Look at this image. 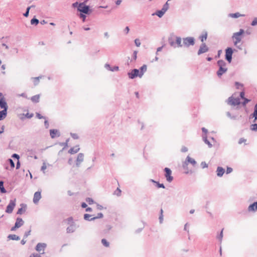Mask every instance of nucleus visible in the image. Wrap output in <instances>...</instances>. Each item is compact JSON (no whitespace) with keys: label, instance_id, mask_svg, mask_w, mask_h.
I'll list each match as a JSON object with an SVG mask.
<instances>
[{"label":"nucleus","instance_id":"nucleus-1","mask_svg":"<svg viewBox=\"0 0 257 257\" xmlns=\"http://www.w3.org/2000/svg\"><path fill=\"white\" fill-rule=\"evenodd\" d=\"M244 33V31L243 29H240L239 32L233 33L231 37L234 46L240 49H241L242 39Z\"/></svg>","mask_w":257,"mask_h":257},{"label":"nucleus","instance_id":"nucleus-46","mask_svg":"<svg viewBox=\"0 0 257 257\" xmlns=\"http://www.w3.org/2000/svg\"><path fill=\"white\" fill-rule=\"evenodd\" d=\"M9 162L11 164V166L12 168H14L15 167V164L13 162V161L12 159H9Z\"/></svg>","mask_w":257,"mask_h":257},{"label":"nucleus","instance_id":"nucleus-36","mask_svg":"<svg viewBox=\"0 0 257 257\" xmlns=\"http://www.w3.org/2000/svg\"><path fill=\"white\" fill-rule=\"evenodd\" d=\"M168 8H169V4H168V2H167L164 5L162 10H163V11H164L165 12H166L168 9Z\"/></svg>","mask_w":257,"mask_h":257},{"label":"nucleus","instance_id":"nucleus-14","mask_svg":"<svg viewBox=\"0 0 257 257\" xmlns=\"http://www.w3.org/2000/svg\"><path fill=\"white\" fill-rule=\"evenodd\" d=\"M169 43L171 46L176 47V36H171L170 38H169Z\"/></svg>","mask_w":257,"mask_h":257},{"label":"nucleus","instance_id":"nucleus-43","mask_svg":"<svg viewBox=\"0 0 257 257\" xmlns=\"http://www.w3.org/2000/svg\"><path fill=\"white\" fill-rule=\"evenodd\" d=\"M223 237V229L221 230L220 235L217 237L218 239L221 241Z\"/></svg>","mask_w":257,"mask_h":257},{"label":"nucleus","instance_id":"nucleus-40","mask_svg":"<svg viewBox=\"0 0 257 257\" xmlns=\"http://www.w3.org/2000/svg\"><path fill=\"white\" fill-rule=\"evenodd\" d=\"M79 17H80V18L81 19H82V21H83V22H85V19H86V16H85V15H84V14H80L79 15Z\"/></svg>","mask_w":257,"mask_h":257},{"label":"nucleus","instance_id":"nucleus-9","mask_svg":"<svg viewBox=\"0 0 257 257\" xmlns=\"http://www.w3.org/2000/svg\"><path fill=\"white\" fill-rule=\"evenodd\" d=\"M24 224V221L22 218H18L16 220L15 226L12 228V230H14L16 228L20 227Z\"/></svg>","mask_w":257,"mask_h":257},{"label":"nucleus","instance_id":"nucleus-64","mask_svg":"<svg viewBox=\"0 0 257 257\" xmlns=\"http://www.w3.org/2000/svg\"><path fill=\"white\" fill-rule=\"evenodd\" d=\"M121 3V0H117L116 2V4L117 5H119L120 4V3Z\"/></svg>","mask_w":257,"mask_h":257},{"label":"nucleus","instance_id":"nucleus-56","mask_svg":"<svg viewBox=\"0 0 257 257\" xmlns=\"http://www.w3.org/2000/svg\"><path fill=\"white\" fill-rule=\"evenodd\" d=\"M244 92L243 91H241L240 93V96L241 97V98L243 99L244 98Z\"/></svg>","mask_w":257,"mask_h":257},{"label":"nucleus","instance_id":"nucleus-16","mask_svg":"<svg viewBox=\"0 0 257 257\" xmlns=\"http://www.w3.org/2000/svg\"><path fill=\"white\" fill-rule=\"evenodd\" d=\"M84 155L82 153H80L78 155L77 160H76V165L79 166L80 164L83 161Z\"/></svg>","mask_w":257,"mask_h":257},{"label":"nucleus","instance_id":"nucleus-39","mask_svg":"<svg viewBox=\"0 0 257 257\" xmlns=\"http://www.w3.org/2000/svg\"><path fill=\"white\" fill-rule=\"evenodd\" d=\"M246 139H245L244 138H241V139H239L238 143L239 144H241L242 143H244L245 144L246 143Z\"/></svg>","mask_w":257,"mask_h":257},{"label":"nucleus","instance_id":"nucleus-2","mask_svg":"<svg viewBox=\"0 0 257 257\" xmlns=\"http://www.w3.org/2000/svg\"><path fill=\"white\" fill-rule=\"evenodd\" d=\"M217 64L219 67V70L217 72V75L219 77H221L222 75L225 73L227 70L226 64L224 61L220 60L217 62Z\"/></svg>","mask_w":257,"mask_h":257},{"label":"nucleus","instance_id":"nucleus-11","mask_svg":"<svg viewBox=\"0 0 257 257\" xmlns=\"http://www.w3.org/2000/svg\"><path fill=\"white\" fill-rule=\"evenodd\" d=\"M228 101L230 104L233 105H238L240 103V100L238 98L230 97L228 99Z\"/></svg>","mask_w":257,"mask_h":257},{"label":"nucleus","instance_id":"nucleus-18","mask_svg":"<svg viewBox=\"0 0 257 257\" xmlns=\"http://www.w3.org/2000/svg\"><path fill=\"white\" fill-rule=\"evenodd\" d=\"M0 107L4 109H8V105L5 99H0Z\"/></svg>","mask_w":257,"mask_h":257},{"label":"nucleus","instance_id":"nucleus-25","mask_svg":"<svg viewBox=\"0 0 257 257\" xmlns=\"http://www.w3.org/2000/svg\"><path fill=\"white\" fill-rule=\"evenodd\" d=\"M207 32L205 31L203 32L202 35L200 36V39L201 40V41L202 42H203L204 41H205L207 39Z\"/></svg>","mask_w":257,"mask_h":257},{"label":"nucleus","instance_id":"nucleus-55","mask_svg":"<svg viewBox=\"0 0 257 257\" xmlns=\"http://www.w3.org/2000/svg\"><path fill=\"white\" fill-rule=\"evenodd\" d=\"M29 257H40V255L38 254H32Z\"/></svg>","mask_w":257,"mask_h":257},{"label":"nucleus","instance_id":"nucleus-21","mask_svg":"<svg viewBox=\"0 0 257 257\" xmlns=\"http://www.w3.org/2000/svg\"><path fill=\"white\" fill-rule=\"evenodd\" d=\"M7 109L0 111V120L4 119L7 116Z\"/></svg>","mask_w":257,"mask_h":257},{"label":"nucleus","instance_id":"nucleus-60","mask_svg":"<svg viewBox=\"0 0 257 257\" xmlns=\"http://www.w3.org/2000/svg\"><path fill=\"white\" fill-rule=\"evenodd\" d=\"M182 152H186L188 151L187 150V148H186V147H183L182 148V150H181Z\"/></svg>","mask_w":257,"mask_h":257},{"label":"nucleus","instance_id":"nucleus-59","mask_svg":"<svg viewBox=\"0 0 257 257\" xmlns=\"http://www.w3.org/2000/svg\"><path fill=\"white\" fill-rule=\"evenodd\" d=\"M20 167V161L19 160H18V162L17 163L16 169H19Z\"/></svg>","mask_w":257,"mask_h":257},{"label":"nucleus","instance_id":"nucleus-10","mask_svg":"<svg viewBox=\"0 0 257 257\" xmlns=\"http://www.w3.org/2000/svg\"><path fill=\"white\" fill-rule=\"evenodd\" d=\"M41 197V192L40 191L35 192L33 197V202L35 204H37Z\"/></svg>","mask_w":257,"mask_h":257},{"label":"nucleus","instance_id":"nucleus-13","mask_svg":"<svg viewBox=\"0 0 257 257\" xmlns=\"http://www.w3.org/2000/svg\"><path fill=\"white\" fill-rule=\"evenodd\" d=\"M257 210V202L250 204L248 207V211L249 212H255Z\"/></svg>","mask_w":257,"mask_h":257},{"label":"nucleus","instance_id":"nucleus-54","mask_svg":"<svg viewBox=\"0 0 257 257\" xmlns=\"http://www.w3.org/2000/svg\"><path fill=\"white\" fill-rule=\"evenodd\" d=\"M36 116L37 117L39 118V119H42L43 118H44V117L43 116H42L40 113H36Z\"/></svg>","mask_w":257,"mask_h":257},{"label":"nucleus","instance_id":"nucleus-7","mask_svg":"<svg viewBox=\"0 0 257 257\" xmlns=\"http://www.w3.org/2000/svg\"><path fill=\"white\" fill-rule=\"evenodd\" d=\"M16 206V199L14 200H11L9 205L7 207L6 212L11 213L13 212L14 207Z\"/></svg>","mask_w":257,"mask_h":257},{"label":"nucleus","instance_id":"nucleus-3","mask_svg":"<svg viewBox=\"0 0 257 257\" xmlns=\"http://www.w3.org/2000/svg\"><path fill=\"white\" fill-rule=\"evenodd\" d=\"M77 9L78 11L85 14H89L91 12L89 7L83 3L79 4Z\"/></svg>","mask_w":257,"mask_h":257},{"label":"nucleus","instance_id":"nucleus-62","mask_svg":"<svg viewBox=\"0 0 257 257\" xmlns=\"http://www.w3.org/2000/svg\"><path fill=\"white\" fill-rule=\"evenodd\" d=\"M72 136L74 139H78V137L77 134H73L72 135Z\"/></svg>","mask_w":257,"mask_h":257},{"label":"nucleus","instance_id":"nucleus-22","mask_svg":"<svg viewBox=\"0 0 257 257\" xmlns=\"http://www.w3.org/2000/svg\"><path fill=\"white\" fill-rule=\"evenodd\" d=\"M147 67L146 65H143L141 68L140 70V77H141L144 74V73L147 71Z\"/></svg>","mask_w":257,"mask_h":257},{"label":"nucleus","instance_id":"nucleus-20","mask_svg":"<svg viewBox=\"0 0 257 257\" xmlns=\"http://www.w3.org/2000/svg\"><path fill=\"white\" fill-rule=\"evenodd\" d=\"M45 247V244L39 243L37 244V245L36 246V249L38 251H41L42 250H44Z\"/></svg>","mask_w":257,"mask_h":257},{"label":"nucleus","instance_id":"nucleus-58","mask_svg":"<svg viewBox=\"0 0 257 257\" xmlns=\"http://www.w3.org/2000/svg\"><path fill=\"white\" fill-rule=\"evenodd\" d=\"M12 157L13 158H16L18 159V160H19V156L16 154H14L12 156Z\"/></svg>","mask_w":257,"mask_h":257},{"label":"nucleus","instance_id":"nucleus-61","mask_svg":"<svg viewBox=\"0 0 257 257\" xmlns=\"http://www.w3.org/2000/svg\"><path fill=\"white\" fill-rule=\"evenodd\" d=\"M129 31H130V29H129L128 27H126L125 29V31L126 34H127L128 33Z\"/></svg>","mask_w":257,"mask_h":257},{"label":"nucleus","instance_id":"nucleus-8","mask_svg":"<svg viewBox=\"0 0 257 257\" xmlns=\"http://www.w3.org/2000/svg\"><path fill=\"white\" fill-rule=\"evenodd\" d=\"M128 75L131 79H133L137 76L140 77V70L137 69H133L131 72L128 73Z\"/></svg>","mask_w":257,"mask_h":257},{"label":"nucleus","instance_id":"nucleus-44","mask_svg":"<svg viewBox=\"0 0 257 257\" xmlns=\"http://www.w3.org/2000/svg\"><path fill=\"white\" fill-rule=\"evenodd\" d=\"M257 25V18H254L251 23V25L254 26Z\"/></svg>","mask_w":257,"mask_h":257},{"label":"nucleus","instance_id":"nucleus-15","mask_svg":"<svg viewBox=\"0 0 257 257\" xmlns=\"http://www.w3.org/2000/svg\"><path fill=\"white\" fill-rule=\"evenodd\" d=\"M50 134L51 137L53 139L59 136V132L57 130H51Z\"/></svg>","mask_w":257,"mask_h":257},{"label":"nucleus","instance_id":"nucleus-51","mask_svg":"<svg viewBox=\"0 0 257 257\" xmlns=\"http://www.w3.org/2000/svg\"><path fill=\"white\" fill-rule=\"evenodd\" d=\"M244 102H243V105H245L247 103L250 101V100L247 99V98H243Z\"/></svg>","mask_w":257,"mask_h":257},{"label":"nucleus","instance_id":"nucleus-53","mask_svg":"<svg viewBox=\"0 0 257 257\" xmlns=\"http://www.w3.org/2000/svg\"><path fill=\"white\" fill-rule=\"evenodd\" d=\"M89 217H90V215L88 214H85L84 215V218L86 220H89Z\"/></svg>","mask_w":257,"mask_h":257},{"label":"nucleus","instance_id":"nucleus-24","mask_svg":"<svg viewBox=\"0 0 257 257\" xmlns=\"http://www.w3.org/2000/svg\"><path fill=\"white\" fill-rule=\"evenodd\" d=\"M229 16L232 18H237L240 17H244V16H245V15L240 14L239 13H234V14H230L229 15Z\"/></svg>","mask_w":257,"mask_h":257},{"label":"nucleus","instance_id":"nucleus-33","mask_svg":"<svg viewBox=\"0 0 257 257\" xmlns=\"http://www.w3.org/2000/svg\"><path fill=\"white\" fill-rule=\"evenodd\" d=\"M39 23V20L37 19H32L31 21V24L32 25H34V24H35V25H37Z\"/></svg>","mask_w":257,"mask_h":257},{"label":"nucleus","instance_id":"nucleus-6","mask_svg":"<svg viewBox=\"0 0 257 257\" xmlns=\"http://www.w3.org/2000/svg\"><path fill=\"white\" fill-rule=\"evenodd\" d=\"M183 45L185 46L188 47L190 45H193L194 44V39L192 37H187L183 39Z\"/></svg>","mask_w":257,"mask_h":257},{"label":"nucleus","instance_id":"nucleus-49","mask_svg":"<svg viewBox=\"0 0 257 257\" xmlns=\"http://www.w3.org/2000/svg\"><path fill=\"white\" fill-rule=\"evenodd\" d=\"M232 171V169L230 167H227L226 169V173L229 174Z\"/></svg>","mask_w":257,"mask_h":257},{"label":"nucleus","instance_id":"nucleus-50","mask_svg":"<svg viewBox=\"0 0 257 257\" xmlns=\"http://www.w3.org/2000/svg\"><path fill=\"white\" fill-rule=\"evenodd\" d=\"M34 82L35 85H37L39 82V78L36 77L34 78Z\"/></svg>","mask_w":257,"mask_h":257},{"label":"nucleus","instance_id":"nucleus-37","mask_svg":"<svg viewBox=\"0 0 257 257\" xmlns=\"http://www.w3.org/2000/svg\"><path fill=\"white\" fill-rule=\"evenodd\" d=\"M235 85L236 86L237 89H242L243 87V85L238 82L235 83Z\"/></svg>","mask_w":257,"mask_h":257},{"label":"nucleus","instance_id":"nucleus-45","mask_svg":"<svg viewBox=\"0 0 257 257\" xmlns=\"http://www.w3.org/2000/svg\"><path fill=\"white\" fill-rule=\"evenodd\" d=\"M157 187L158 188H165V186L163 184H160L159 183V182H157V184H156Z\"/></svg>","mask_w":257,"mask_h":257},{"label":"nucleus","instance_id":"nucleus-17","mask_svg":"<svg viewBox=\"0 0 257 257\" xmlns=\"http://www.w3.org/2000/svg\"><path fill=\"white\" fill-rule=\"evenodd\" d=\"M80 150V148L79 147V146H75L72 148H71L68 152L69 153H70V154H76V153H77Z\"/></svg>","mask_w":257,"mask_h":257},{"label":"nucleus","instance_id":"nucleus-48","mask_svg":"<svg viewBox=\"0 0 257 257\" xmlns=\"http://www.w3.org/2000/svg\"><path fill=\"white\" fill-rule=\"evenodd\" d=\"M30 9V7H28L27 8L26 12L24 14V16H25V17L28 16Z\"/></svg>","mask_w":257,"mask_h":257},{"label":"nucleus","instance_id":"nucleus-42","mask_svg":"<svg viewBox=\"0 0 257 257\" xmlns=\"http://www.w3.org/2000/svg\"><path fill=\"white\" fill-rule=\"evenodd\" d=\"M9 237L12 239H19V237L16 235H11L9 236Z\"/></svg>","mask_w":257,"mask_h":257},{"label":"nucleus","instance_id":"nucleus-29","mask_svg":"<svg viewBox=\"0 0 257 257\" xmlns=\"http://www.w3.org/2000/svg\"><path fill=\"white\" fill-rule=\"evenodd\" d=\"M0 190L2 193H5L7 192L4 187V182L3 181H0Z\"/></svg>","mask_w":257,"mask_h":257},{"label":"nucleus","instance_id":"nucleus-27","mask_svg":"<svg viewBox=\"0 0 257 257\" xmlns=\"http://www.w3.org/2000/svg\"><path fill=\"white\" fill-rule=\"evenodd\" d=\"M176 47H182V45L181 44V38L176 36Z\"/></svg>","mask_w":257,"mask_h":257},{"label":"nucleus","instance_id":"nucleus-5","mask_svg":"<svg viewBox=\"0 0 257 257\" xmlns=\"http://www.w3.org/2000/svg\"><path fill=\"white\" fill-rule=\"evenodd\" d=\"M164 171L165 172V176L167 181L169 182H171L173 179V176H171V170L168 168H165Z\"/></svg>","mask_w":257,"mask_h":257},{"label":"nucleus","instance_id":"nucleus-28","mask_svg":"<svg viewBox=\"0 0 257 257\" xmlns=\"http://www.w3.org/2000/svg\"><path fill=\"white\" fill-rule=\"evenodd\" d=\"M186 161L188 163H190L192 164L193 165H195V164H196V161L193 159H192L191 157H190L189 156H188L187 157Z\"/></svg>","mask_w":257,"mask_h":257},{"label":"nucleus","instance_id":"nucleus-57","mask_svg":"<svg viewBox=\"0 0 257 257\" xmlns=\"http://www.w3.org/2000/svg\"><path fill=\"white\" fill-rule=\"evenodd\" d=\"M160 220L161 222H162V221L163 220V210L162 209L161 210V215L160 216Z\"/></svg>","mask_w":257,"mask_h":257},{"label":"nucleus","instance_id":"nucleus-12","mask_svg":"<svg viewBox=\"0 0 257 257\" xmlns=\"http://www.w3.org/2000/svg\"><path fill=\"white\" fill-rule=\"evenodd\" d=\"M208 50V48L207 47V46L206 45V44L205 43H203L201 45V46L198 50V54L200 55L202 53H205V52H207Z\"/></svg>","mask_w":257,"mask_h":257},{"label":"nucleus","instance_id":"nucleus-38","mask_svg":"<svg viewBox=\"0 0 257 257\" xmlns=\"http://www.w3.org/2000/svg\"><path fill=\"white\" fill-rule=\"evenodd\" d=\"M251 130L252 131H256L257 130V124H253L251 125Z\"/></svg>","mask_w":257,"mask_h":257},{"label":"nucleus","instance_id":"nucleus-47","mask_svg":"<svg viewBox=\"0 0 257 257\" xmlns=\"http://www.w3.org/2000/svg\"><path fill=\"white\" fill-rule=\"evenodd\" d=\"M86 201H87V202H88L89 204H92V203H93V200H92L91 198H87V199H86Z\"/></svg>","mask_w":257,"mask_h":257},{"label":"nucleus","instance_id":"nucleus-32","mask_svg":"<svg viewBox=\"0 0 257 257\" xmlns=\"http://www.w3.org/2000/svg\"><path fill=\"white\" fill-rule=\"evenodd\" d=\"M47 168V165L46 163H43V165L41 167V170L44 173H45V170Z\"/></svg>","mask_w":257,"mask_h":257},{"label":"nucleus","instance_id":"nucleus-63","mask_svg":"<svg viewBox=\"0 0 257 257\" xmlns=\"http://www.w3.org/2000/svg\"><path fill=\"white\" fill-rule=\"evenodd\" d=\"M81 206L82 208H86L87 207V204L85 203H83Z\"/></svg>","mask_w":257,"mask_h":257},{"label":"nucleus","instance_id":"nucleus-26","mask_svg":"<svg viewBox=\"0 0 257 257\" xmlns=\"http://www.w3.org/2000/svg\"><path fill=\"white\" fill-rule=\"evenodd\" d=\"M39 99H40V95H39V94L34 95L31 98V100L33 102H35V103L38 102L39 101Z\"/></svg>","mask_w":257,"mask_h":257},{"label":"nucleus","instance_id":"nucleus-19","mask_svg":"<svg viewBox=\"0 0 257 257\" xmlns=\"http://www.w3.org/2000/svg\"><path fill=\"white\" fill-rule=\"evenodd\" d=\"M216 172L217 176L219 177H221L224 173L225 171L223 168L218 167L217 169Z\"/></svg>","mask_w":257,"mask_h":257},{"label":"nucleus","instance_id":"nucleus-23","mask_svg":"<svg viewBox=\"0 0 257 257\" xmlns=\"http://www.w3.org/2000/svg\"><path fill=\"white\" fill-rule=\"evenodd\" d=\"M27 206L26 205H22L21 208L18 210L17 214H22L26 210Z\"/></svg>","mask_w":257,"mask_h":257},{"label":"nucleus","instance_id":"nucleus-52","mask_svg":"<svg viewBox=\"0 0 257 257\" xmlns=\"http://www.w3.org/2000/svg\"><path fill=\"white\" fill-rule=\"evenodd\" d=\"M31 230H29L28 231L26 232L25 234V237H27L29 235L31 234Z\"/></svg>","mask_w":257,"mask_h":257},{"label":"nucleus","instance_id":"nucleus-31","mask_svg":"<svg viewBox=\"0 0 257 257\" xmlns=\"http://www.w3.org/2000/svg\"><path fill=\"white\" fill-rule=\"evenodd\" d=\"M101 242L105 247H108L109 245V242L105 239H102L101 240Z\"/></svg>","mask_w":257,"mask_h":257},{"label":"nucleus","instance_id":"nucleus-41","mask_svg":"<svg viewBox=\"0 0 257 257\" xmlns=\"http://www.w3.org/2000/svg\"><path fill=\"white\" fill-rule=\"evenodd\" d=\"M135 42L137 47H139L141 45V42L139 39H136Z\"/></svg>","mask_w":257,"mask_h":257},{"label":"nucleus","instance_id":"nucleus-34","mask_svg":"<svg viewBox=\"0 0 257 257\" xmlns=\"http://www.w3.org/2000/svg\"><path fill=\"white\" fill-rule=\"evenodd\" d=\"M114 194L117 196H119L121 194V190L119 188H117L116 190L114 191Z\"/></svg>","mask_w":257,"mask_h":257},{"label":"nucleus","instance_id":"nucleus-35","mask_svg":"<svg viewBox=\"0 0 257 257\" xmlns=\"http://www.w3.org/2000/svg\"><path fill=\"white\" fill-rule=\"evenodd\" d=\"M253 117H254L255 120L257 119V104L255 105V110L253 113Z\"/></svg>","mask_w":257,"mask_h":257},{"label":"nucleus","instance_id":"nucleus-30","mask_svg":"<svg viewBox=\"0 0 257 257\" xmlns=\"http://www.w3.org/2000/svg\"><path fill=\"white\" fill-rule=\"evenodd\" d=\"M165 13V12L164 11H163V10L162 9V10L161 11H158L157 13H156V15L159 17L160 18L162 17L163 16V15L164 14V13Z\"/></svg>","mask_w":257,"mask_h":257},{"label":"nucleus","instance_id":"nucleus-4","mask_svg":"<svg viewBox=\"0 0 257 257\" xmlns=\"http://www.w3.org/2000/svg\"><path fill=\"white\" fill-rule=\"evenodd\" d=\"M232 54H233V50L231 48L228 47L225 50V59L229 63L231 62V60H232Z\"/></svg>","mask_w":257,"mask_h":257}]
</instances>
